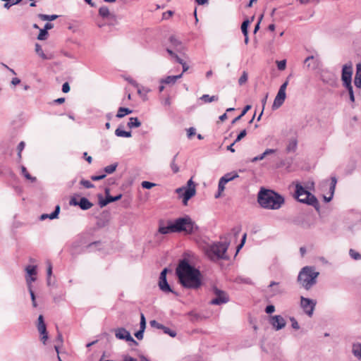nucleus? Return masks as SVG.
Masks as SVG:
<instances>
[{
  "label": "nucleus",
  "instance_id": "1",
  "mask_svg": "<svg viewBox=\"0 0 361 361\" xmlns=\"http://www.w3.org/2000/svg\"><path fill=\"white\" fill-rule=\"evenodd\" d=\"M176 273L180 284L185 288L197 289L202 284L200 271L191 266L185 259L179 262Z\"/></svg>",
  "mask_w": 361,
  "mask_h": 361
},
{
  "label": "nucleus",
  "instance_id": "2",
  "mask_svg": "<svg viewBox=\"0 0 361 361\" xmlns=\"http://www.w3.org/2000/svg\"><path fill=\"white\" fill-rule=\"evenodd\" d=\"M257 202L264 209L276 210L284 204V197L274 190L261 188L257 194Z\"/></svg>",
  "mask_w": 361,
  "mask_h": 361
},
{
  "label": "nucleus",
  "instance_id": "3",
  "mask_svg": "<svg viewBox=\"0 0 361 361\" xmlns=\"http://www.w3.org/2000/svg\"><path fill=\"white\" fill-rule=\"evenodd\" d=\"M319 274L314 267H304L298 274V282L305 290H310L316 284Z\"/></svg>",
  "mask_w": 361,
  "mask_h": 361
},
{
  "label": "nucleus",
  "instance_id": "4",
  "mask_svg": "<svg viewBox=\"0 0 361 361\" xmlns=\"http://www.w3.org/2000/svg\"><path fill=\"white\" fill-rule=\"evenodd\" d=\"M228 247V243L226 242H217L208 244L204 247L205 255L212 261L219 259H226V255Z\"/></svg>",
  "mask_w": 361,
  "mask_h": 361
},
{
  "label": "nucleus",
  "instance_id": "5",
  "mask_svg": "<svg viewBox=\"0 0 361 361\" xmlns=\"http://www.w3.org/2000/svg\"><path fill=\"white\" fill-rule=\"evenodd\" d=\"M173 221L175 233H183L185 235H190L198 230L195 222L188 215L177 218Z\"/></svg>",
  "mask_w": 361,
  "mask_h": 361
},
{
  "label": "nucleus",
  "instance_id": "6",
  "mask_svg": "<svg viewBox=\"0 0 361 361\" xmlns=\"http://www.w3.org/2000/svg\"><path fill=\"white\" fill-rule=\"evenodd\" d=\"M295 197L300 202L317 207L318 201L316 197L307 190L299 182L295 184Z\"/></svg>",
  "mask_w": 361,
  "mask_h": 361
},
{
  "label": "nucleus",
  "instance_id": "7",
  "mask_svg": "<svg viewBox=\"0 0 361 361\" xmlns=\"http://www.w3.org/2000/svg\"><path fill=\"white\" fill-rule=\"evenodd\" d=\"M176 192L183 197V203L186 205L188 201L195 195V185L190 178L187 183V187L178 188L176 190Z\"/></svg>",
  "mask_w": 361,
  "mask_h": 361
},
{
  "label": "nucleus",
  "instance_id": "8",
  "mask_svg": "<svg viewBox=\"0 0 361 361\" xmlns=\"http://www.w3.org/2000/svg\"><path fill=\"white\" fill-rule=\"evenodd\" d=\"M316 304V301L312 299L307 298L303 296L300 297V307L304 312L310 317L313 315Z\"/></svg>",
  "mask_w": 361,
  "mask_h": 361
},
{
  "label": "nucleus",
  "instance_id": "9",
  "mask_svg": "<svg viewBox=\"0 0 361 361\" xmlns=\"http://www.w3.org/2000/svg\"><path fill=\"white\" fill-rule=\"evenodd\" d=\"M213 291L216 297L210 301L211 305H220L229 301L228 295L226 292L219 290L216 287H214Z\"/></svg>",
  "mask_w": 361,
  "mask_h": 361
},
{
  "label": "nucleus",
  "instance_id": "10",
  "mask_svg": "<svg viewBox=\"0 0 361 361\" xmlns=\"http://www.w3.org/2000/svg\"><path fill=\"white\" fill-rule=\"evenodd\" d=\"M167 272H168L167 268H165L161 271L160 276H159V283H158L159 287L160 290L165 293H173L175 295H177V293L172 290L170 285L167 282V280H166Z\"/></svg>",
  "mask_w": 361,
  "mask_h": 361
},
{
  "label": "nucleus",
  "instance_id": "11",
  "mask_svg": "<svg viewBox=\"0 0 361 361\" xmlns=\"http://www.w3.org/2000/svg\"><path fill=\"white\" fill-rule=\"evenodd\" d=\"M172 233H175L173 220H169L166 222L164 220L159 221V228L157 233L155 234L156 236H157L158 234L166 235Z\"/></svg>",
  "mask_w": 361,
  "mask_h": 361
},
{
  "label": "nucleus",
  "instance_id": "12",
  "mask_svg": "<svg viewBox=\"0 0 361 361\" xmlns=\"http://www.w3.org/2000/svg\"><path fill=\"white\" fill-rule=\"evenodd\" d=\"M353 75V66L351 63L343 66L341 79L345 87L351 86Z\"/></svg>",
  "mask_w": 361,
  "mask_h": 361
},
{
  "label": "nucleus",
  "instance_id": "13",
  "mask_svg": "<svg viewBox=\"0 0 361 361\" xmlns=\"http://www.w3.org/2000/svg\"><path fill=\"white\" fill-rule=\"evenodd\" d=\"M269 323L276 331L283 329L286 325L285 319L281 315L271 316Z\"/></svg>",
  "mask_w": 361,
  "mask_h": 361
},
{
  "label": "nucleus",
  "instance_id": "14",
  "mask_svg": "<svg viewBox=\"0 0 361 361\" xmlns=\"http://www.w3.org/2000/svg\"><path fill=\"white\" fill-rule=\"evenodd\" d=\"M115 336L120 340H126L137 345V341L131 336L130 332L124 328H118L115 330Z\"/></svg>",
  "mask_w": 361,
  "mask_h": 361
},
{
  "label": "nucleus",
  "instance_id": "15",
  "mask_svg": "<svg viewBox=\"0 0 361 361\" xmlns=\"http://www.w3.org/2000/svg\"><path fill=\"white\" fill-rule=\"evenodd\" d=\"M105 193L106 195V198L103 199L102 195H99V204L100 207H104L106 206L109 203L119 200L122 197V195L119 194L115 197H112L109 195V189L106 188L105 190Z\"/></svg>",
  "mask_w": 361,
  "mask_h": 361
},
{
  "label": "nucleus",
  "instance_id": "16",
  "mask_svg": "<svg viewBox=\"0 0 361 361\" xmlns=\"http://www.w3.org/2000/svg\"><path fill=\"white\" fill-rule=\"evenodd\" d=\"M304 63L306 65L307 69L314 71L319 68L320 61L317 54L316 56L312 55L305 59Z\"/></svg>",
  "mask_w": 361,
  "mask_h": 361
},
{
  "label": "nucleus",
  "instance_id": "17",
  "mask_svg": "<svg viewBox=\"0 0 361 361\" xmlns=\"http://www.w3.org/2000/svg\"><path fill=\"white\" fill-rule=\"evenodd\" d=\"M283 293V290L279 286V283L276 281H271L267 288V293L269 298H273L277 295H281Z\"/></svg>",
  "mask_w": 361,
  "mask_h": 361
},
{
  "label": "nucleus",
  "instance_id": "18",
  "mask_svg": "<svg viewBox=\"0 0 361 361\" xmlns=\"http://www.w3.org/2000/svg\"><path fill=\"white\" fill-rule=\"evenodd\" d=\"M286 98V94L285 92L278 91V93L274 100V103L272 104V109L276 110L279 109L284 102Z\"/></svg>",
  "mask_w": 361,
  "mask_h": 361
},
{
  "label": "nucleus",
  "instance_id": "19",
  "mask_svg": "<svg viewBox=\"0 0 361 361\" xmlns=\"http://www.w3.org/2000/svg\"><path fill=\"white\" fill-rule=\"evenodd\" d=\"M293 221L295 224L298 225L303 228H309L312 226V224L309 218L305 215L298 216Z\"/></svg>",
  "mask_w": 361,
  "mask_h": 361
},
{
  "label": "nucleus",
  "instance_id": "20",
  "mask_svg": "<svg viewBox=\"0 0 361 361\" xmlns=\"http://www.w3.org/2000/svg\"><path fill=\"white\" fill-rule=\"evenodd\" d=\"M173 48L176 51L181 52L183 50V46L182 43L174 36H171L169 39Z\"/></svg>",
  "mask_w": 361,
  "mask_h": 361
},
{
  "label": "nucleus",
  "instance_id": "21",
  "mask_svg": "<svg viewBox=\"0 0 361 361\" xmlns=\"http://www.w3.org/2000/svg\"><path fill=\"white\" fill-rule=\"evenodd\" d=\"M354 84L357 87L361 89V63L356 65V73L354 78Z\"/></svg>",
  "mask_w": 361,
  "mask_h": 361
},
{
  "label": "nucleus",
  "instance_id": "22",
  "mask_svg": "<svg viewBox=\"0 0 361 361\" xmlns=\"http://www.w3.org/2000/svg\"><path fill=\"white\" fill-rule=\"evenodd\" d=\"M59 212H60V206L56 205L55 207V210L52 213H51L50 214H43L40 216L39 219L42 221L45 220L47 218H49L50 219H56V218H58Z\"/></svg>",
  "mask_w": 361,
  "mask_h": 361
},
{
  "label": "nucleus",
  "instance_id": "23",
  "mask_svg": "<svg viewBox=\"0 0 361 361\" xmlns=\"http://www.w3.org/2000/svg\"><path fill=\"white\" fill-rule=\"evenodd\" d=\"M182 76H183V73L178 75H169V76L166 77L164 79H161L160 80V82L164 83V84H174L177 81V80L181 78Z\"/></svg>",
  "mask_w": 361,
  "mask_h": 361
},
{
  "label": "nucleus",
  "instance_id": "24",
  "mask_svg": "<svg viewBox=\"0 0 361 361\" xmlns=\"http://www.w3.org/2000/svg\"><path fill=\"white\" fill-rule=\"evenodd\" d=\"M93 206V204L86 197L80 198L79 201V207L82 210H87Z\"/></svg>",
  "mask_w": 361,
  "mask_h": 361
},
{
  "label": "nucleus",
  "instance_id": "25",
  "mask_svg": "<svg viewBox=\"0 0 361 361\" xmlns=\"http://www.w3.org/2000/svg\"><path fill=\"white\" fill-rule=\"evenodd\" d=\"M276 152V149H267L262 154L254 157L252 159V162H255L257 161L262 160L266 156L274 154Z\"/></svg>",
  "mask_w": 361,
  "mask_h": 361
},
{
  "label": "nucleus",
  "instance_id": "26",
  "mask_svg": "<svg viewBox=\"0 0 361 361\" xmlns=\"http://www.w3.org/2000/svg\"><path fill=\"white\" fill-rule=\"evenodd\" d=\"M133 112V110L126 108V107H120L118 109L116 117L118 118H121L126 115L130 114Z\"/></svg>",
  "mask_w": 361,
  "mask_h": 361
},
{
  "label": "nucleus",
  "instance_id": "27",
  "mask_svg": "<svg viewBox=\"0 0 361 361\" xmlns=\"http://www.w3.org/2000/svg\"><path fill=\"white\" fill-rule=\"evenodd\" d=\"M352 351L354 356L361 360V343L353 344Z\"/></svg>",
  "mask_w": 361,
  "mask_h": 361
},
{
  "label": "nucleus",
  "instance_id": "28",
  "mask_svg": "<svg viewBox=\"0 0 361 361\" xmlns=\"http://www.w3.org/2000/svg\"><path fill=\"white\" fill-rule=\"evenodd\" d=\"M238 177V174L236 172H231V173H226L221 178L222 180H224V182L226 183H227L229 181H231V180H234L235 178H236Z\"/></svg>",
  "mask_w": 361,
  "mask_h": 361
},
{
  "label": "nucleus",
  "instance_id": "29",
  "mask_svg": "<svg viewBox=\"0 0 361 361\" xmlns=\"http://www.w3.org/2000/svg\"><path fill=\"white\" fill-rule=\"evenodd\" d=\"M140 126H141V123L137 117H131L129 118V121L128 123V128H138Z\"/></svg>",
  "mask_w": 361,
  "mask_h": 361
},
{
  "label": "nucleus",
  "instance_id": "30",
  "mask_svg": "<svg viewBox=\"0 0 361 361\" xmlns=\"http://www.w3.org/2000/svg\"><path fill=\"white\" fill-rule=\"evenodd\" d=\"M219 97L216 95L209 96V94H203L200 99L204 103H210L217 101Z\"/></svg>",
  "mask_w": 361,
  "mask_h": 361
},
{
  "label": "nucleus",
  "instance_id": "31",
  "mask_svg": "<svg viewBox=\"0 0 361 361\" xmlns=\"http://www.w3.org/2000/svg\"><path fill=\"white\" fill-rule=\"evenodd\" d=\"M297 145L298 142L296 140L293 139L290 140L286 147L287 152H294L297 149Z\"/></svg>",
  "mask_w": 361,
  "mask_h": 361
},
{
  "label": "nucleus",
  "instance_id": "32",
  "mask_svg": "<svg viewBox=\"0 0 361 361\" xmlns=\"http://www.w3.org/2000/svg\"><path fill=\"white\" fill-rule=\"evenodd\" d=\"M115 135L117 137H131V132L130 131H126V130H121V128H118L115 130Z\"/></svg>",
  "mask_w": 361,
  "mask_h": 361
},
{
  "label": "nucleus",
  "instance_id": "33",
  "mask_svg": "<svg viewBox=\"0 0 361 361\" xmlns=\"http://www.w3.org/2000/svg\"><path fill=\"white\" fill-rule=\"evenodd\" d=\"M56 345H54V349L57 354L59 353V348L63 344V336L61 333H58L57 337L55 340Z\"/></svg>",
  "mask_w": 361,
  "mask_h": 361
},
{
  "label": "nucleus",
  "instance_id": "34",
  "mask_svg": "<svg viewBox=\"0 0 361 361\" xmlns=\"http://www.w3.org/2000/svg\"><path fill=\"white\" fill-rule=\"evenodd\" d=\"M35 51L43 59H51V56H48L44 53L41 46L38 44H35Z\"/></svg>",
  "mask_w": 361,
  "mask_h": 361
},
{
  "label": "nucleus",
  "instance_id": "35",
  "mask_svg": "<svg viewBox=\"0 0 361 361\" xmlns=\"http://www.w3.org/2000/svg\"><path fill=\"white\" fill-rule=\"evenodd\" d=\"M27 276H36L37 275V266L28 265L25 269Z\"/></svg>",
  "mask_w": 361,
  "mask_h": 361
},
{
  "label": "nucleus",
  "instance_id": "36",
  "mask_svg": "<svg viewBox=\"0 0 361 361\" xmlns=\"http://www.w3.org/2000/svg\"><path fill=\"white\" fill-rule=\"evenodd\" d=\"M39 18H40L42 20H48V21H52L58 18L57 15H47V14H39L38 15Z\"/></svg>",
  "mask_w": 361,
  "mask_h": 361
},
{
  "label": "nucleus",
  "instance_id": "37",
  "mask_svg": "<svg viewBox=\"0 0 361 361\" xmlns=\"http://www.w3.org/2000/svg\"><path fill=\"white\" fill-rule=\"evenodd\" d=\"M21 172L22 174L25 176V178L31 182H35L36 180V178L32 176L27 171L26 168L23 166H21Z\"/></svg>",
  "mask_w": 361,
  "mask_h": 361
},
{
  "label": "nucleus",
  "instance_id": "38",
  "mask_svg": "<svg viewBox=\"0 0 361 361\" xmlns=\"http://www.w3.org/2000/svg\"><path fill=\"white\" fill-rule=\"evenodd\" d=\"M117 166H118V164L114 163L113 164L106 166L104 169V171H105L106 173L111 174V173H113L116 171Z\"/></svg>",
  "mask_w": 361,
  "mask_h": 361
},
{
  "label": "nucleus",
  "instance_id": "39",
  "mask_svg": "<svg viewBox=\"0 0 361 361\" xmlns=\"http://www.w3.org/2000/svg\"><path fill=\"white\" fill-rule=\"evenodd\" d=\"M177 156H178V154H176V155L173 157V159H172V161H171V164H170V167H171V169L172 171H173L174 173H178V172L179 171V167H178V166L176 164V159Z\"/></svg>",
  "mask_w": 361,
  "mask_h": 361
},
{
  "label": "nucleus",
  "instance_id": "40",
  "mask_svg": "<svg viewBox=\"0 0 361 361\" xmlns=\"http://www.w3.org/2000/svg\"><path fill=\"white\" fill-rule=\"evenodd\" d=\"M99 14L103 18H107L109 14V10L106 6H102L99 9Z\"/></svg>",
  "mask_w": 361,
  "mask_h": 361
},
{
  "label": "nucleus",
  "instance_id": "41",
  "mask_svg": "<svg viewBox=\"0 0 361 361\" xmlns=\"http://www.w3.org/2000/svg\"><path fill=\"white\" fill-rule=\"evenodd\" d=\"M248 79V74L246 71H243L241 76L238 79V84L239 85L242 86L245 85Z\"/></svg>",
  "mask_w": 361,
  "mask_h": 361
},
{
  "label": "nucleus",
  "instance_id": "42",
  "mask_svg": "<svg viewBox=\"0 0 361 361\" xmlns=\"http://www.w3.org/2000/svg\"><path fill=\"white\" fill-rule=\"evenodd\" d=\"M250 109H251L250 105H246L244 107L243 110L242 111V113L240 114V115L238 117L234 118L232 123H234L236 121H238V120H240Z\"/></svg>",
  "mask_w": 361,
  "mask_h": 361
},
{
  "label": "nucleus",
  "instance_id": "43",
  "mask_svg": "<svg viewBox=\"0 0 361 361\" xmlns=\"http://www.w3.org/2000/svg\"><path fill=\"white\" fill-rule=\"evenodd\" d=\"M349 255L350 256L351 258H353L355 260L361 259V255L353 249H350Z\"/></svg>",
  "mask_w": 361,
  "mask_h": 361
},
{
  "label": "nucleus",
  "instance_id": "44",
  "mask_svg": "<svg viewBox=\"0 0 361 361\" xmlns=\"http://www.w3.org/2000/svg\"><path fill=\"white\" fill-rule=\"evenodd\" d=\"M25 279H26V283L27 285V288L28 289L32 288V282L35 281V280H36L35 276H26Z\"/></svg>",
  "mask_w": 361,
  "mask_h": 361
},
{
  "label": "nucleus",
  "instance_id": "45",
  "mask_svg": "<svg viewBox=\"0 0 361 361\" xmlns=\"http://www.w3.org/2000/svg\"><path fill=\"white\" fill-rule=\"evenodd\" d=\"M161 329H162L166 334L169 335L171 337H175L176 336V332L175 331L171 330L169 327L164 326V325Z\"/></svg>",
  "mask_w": 361,
  "mask_h": 361
},
{
  "label": "nucleus",
  "instance_id": "46",
  "mask_svg": "<svg viewBox=\"0 0 361 361\" xmlns=\"http://www.w3.org/2000/svg\"><path fill=\"white\" fill-rule=\"evenodd\" d=\"M249 23H250V21L248 20H246L243 21L241 25V30H242L243 35H247L248 34L247 27H248Z\"/></svg>",
  "mask_w": 361,
  "mask_h": 361
},
{
  "label": "nucleus",
  "instance_id": "47",
  "mask_svg": "<svg viewBox=\"0 0 361 361\" xmlns=\"http://www.w3.org/2000/svg\"><path fill=\"white\" fill-rule=\"evenodd\" d=\"M48 35V32L46 30V29H40L39 33L37 36V39L39 40H44L46 39V37Z\"/></svg>",
  "mask_w": 361,
  "mask_h": 361
},
{
  "label": "nucleus",
  "instance_id": "48",
  "mask_svg": "<svg viewBox=\"0 0 361 361\" xmlns=\"http://www.w3.org/2000/svg\"><path fill=\"white\" fill-rule=\"evenodd\" d=\"M80 183L86 188H92L94 187V185L90 180H87L82 179L80 180Z\"/></svg>",
  "mask_w": 361,
  "mask_h": 361
},
{
  "label": "nucleus",
  "instance_id": "49",
  "mask_svg": "<svg viewBox=\"0 0 361 361\" xmlns=\"http://www.w3.org/2000/svg\"><path fill=\"white\" fill-rule=\"evenodd\" d=\"M47 283H49V278L51 277L52 274V265L51 263L48 261L47 262Z\"/></svg>",
  "mask_w": 361,
  "mask_h": 361
},
{
  "label": "nucleus",
  "instance_id": "50",
  "mask_svg": "<svg viewBox=\"0 0 361 361\" xmlns=\"http://www.w3.org/2000/svg\"><path fill=\"white\" fill-rule=\"evenodd\" d=\"M141 185H142V187L145 189H151L152 188H153L154 186L156 185L155 183H151L149 181H142Z\"/></svg>",
  "mask_w": 361,
  "mask_h": 361
},
{
  "label": "nucleus",
  "instance_id": "51",
  "mask_svg": "<svg viewBox=\"0 0 361 361\" xmlns=\"http://www.w3.org/2000/svg\"><path fill=\"white\" fill-rule=\"evenodd\" d=\"M25 146V143L23 141H21L18 145V157L19 159H21V152L24 149Z\"/></svg>",
  "mask_w": 361,
  "mask_h": 361
},
{
  "label": "nucleus",
  "instance_id": "52",
  "mask_svg": "<svg viewBox=\"0 0 361 361\" xmlns=\"http://www.w3.org/2000/svg\"><path fill=\"white\" fill-rule=\"evenodd\" d=\"M247 135V131L245 129L243 130L237 136L236 139L234 141V143H236L241 140L244 137H245Z\"/></svg>",
  "mask_w": 361,
  "mask_h": 361
},
{
  "label": "nucleus",
  "instance_id": "53",
  "mask_svg": "<svg viewBox=\"0 0 361 361\" xmlns=\"http://www.w3.org/2000/svg\"><path fill=\"white\" fill-rule=\"evenodd\" d=\"M345 88L348 91L349 97H350V101L352 102H355V96H354V93H353V90L352 85L351 86L345 87Z\"/></svg>",
  "mask_w": 361,
  "mask_h": 361
},
{
  "label": "nucleus",
  "instance_id": "54",
  "mask_svg": "<svg viewBox=\"0 0 361 361\" xmlns=\"http://www.w3.org/2000/svg\"><path fill=\"white\" fill-rule=\"evenodd\" d=\"M22 0H13L11 3H5L4 7L6 9H9L12 6L18 4Z\"/></svg>",
  "mask_w": 361,
  "mask_h": 361
},
{
  "label": "nucleus",
  "instance_id": "55",
  "mask_svg": "<svg viewBox=\"0 0 361 361\" xmlns=\"http://www.w3.org/2000/svg\"><path fill=\"white\" fill-rule=\"evenodd\" d=\"M276 63H277V68L279 70L283 71L286 68V60L279 61Z\"/></svg>",
  "mask_w": 361,
  "mask_h": 361
},
{
  "label": "nucleus",
  "instance_id": "56",
  "mask_svg": "<svg viewBox=\"0 0 361 361\" xmlns=\"http://www.w3.org/2000/svg\"><path fill=\"white\" fill-rule=\"evenodd\" d=\"M226 184V183L224 182V180L220 178L218 184V190H219V192H223L225 189Z\"/></svg>",
  "mask_w": 361,
  "mask_h": 361
},
{
  "label": "nucleus",
  "instance_id": "57",
  "mask_svg": "<svg viewBox=\"0 0 361 361\" xmlns=\"http://www.w3.org/2000/svg\"><path fill=\"white\" fill-rule=\"evenodd\" d=\"M291 326L294 329H299L300 326L297 320L294 317H290Z\"/></svg>",
  "mask_w": 361,
  "mask_h": 361
},
{
  "label": "nucleus",
  "instance_id": "58",
  "mask_svg": "<svg viewBox=\"0 0 361 361\" xmlns=\"http://www.w3.org/2000/svg\"><path fill=\"white\" fill-rule=\"evenodd\" d=\"M275 311V307L273 305H267L265 308V312L267 314H271Z\"/></svg>",
  "mask_w": 361,
  "mask_h": 361
},
{
  "label": "nucleus",
  "instance_id": "59",
  "mask_svg": "<svg viewBox=\"0 0 361 361\" xmlns=\"http://www.w3.org/2000/svg\"><path fill=\"white\" fill-rule=\"evenodd\" d=\"M62 91L64 93H68L70 91V85L68 82H66L62 85Z\"/></svg>",
  "mask_w": 361,
  "mask_h": 361
},
{
  "label": "nucleus",
  "instance_id": "60",
  "mask_svg": "<svg viewBox=\"0 0 361 361\" xmlns=\"http://www.w3.org/2000/svg\"><path fill=\"white\" fill-rule=\"evenodd\" d=\"M38 331L40 333V334L47 333L46 325L45 324L38 325Z\"/></svg>",
  "mask_w": 361,
  "mask_h": 361
},
{
  "label": "nucleus",
  "instance_id": "61",
  "mask_svg": "<svg viewBox=\"0 0 361 361\" xmlns=\"http://www.w3.org/2000/svg\"><path fill=\"white\" fill-rule=\"evenodd\" d=\"M106 177V174H102V175H99V176H91V179L94 181H96V180H102L104 179V178Z\"/></svg>",
  "mask_w": 361,
  "mask_h": 361
},
{
  "label": "nucleus",
  "instance_id": "62",
  "mask_svg": "<svg viewBox=\"0 0 361 361\" xmlns=\"http://www.w3.org/2000/svg\"><path fill=\"white\" fill-rule=\"evenodd\" d=\"M288 78L280 86L279 91L285 92L288 85Z\"/></svg>",
  "mask_w": 361,
  "mask_h": 361
},
{
  "label": "nucleus",
  "instance_id": "63",
  "mask_svg": "<svg viewBox=\"0 0 361 361\" xmlns=\"http://www.w3.org/2000/svg\"><path fill=\"white\" fill-rule=\"evenodd\" d=\"M143 335H144V331H142V330H139L138 331H137L135 334V337L138 340H142L143 338Z\"/></svg>",
  "mask_w": 361,
  "mask_h": 361
},
{
  "label": "nucleus",
  "instance_id": "64",
  "mask_svg": "<svg viewBox=\"0 0 361 361\" xmlns=\"http://www.w3.org/2000/svg\"><path fill=\"white\" fill-rule=\"evenodd\" d=\"M136 359L135 358H133L129 355H124L123 357V360L122 361H135Z\"/></svg>",
  "mask_w": 361,
  "mask_h": 361
}]
</instances>
